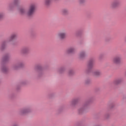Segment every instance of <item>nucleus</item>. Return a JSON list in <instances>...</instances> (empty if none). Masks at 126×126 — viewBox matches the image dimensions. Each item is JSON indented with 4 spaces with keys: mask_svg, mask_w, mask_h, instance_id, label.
Instances as JSON below:
<instances>
[{
    "mask_svg": "<svg viewBox=\"0 0 126 126\" xmlns=\"http://www.w3.org/2000/svg\"><path fill=\"white\" fill-rule=\"evenodd\" d=\"M112 62L113 63L119 64L122 62V57L121 56H117L113 59Z\"/></svg>",
    "mask_w": 126,
    "mask_h": 126,
    "instance_id": "7ed1b4c3",
    "label": "nucleus"
},
{
    "mask_svg": "<svg viewBox=\"0 0 126 126\" xmlns=\"http://www.w3.org/2000/svg\"><path fill=\"white\" fill-rule=\"evenodd\" d=\"M66 35V33H65V32H61L58 33L57 37L60 39H64V38H65Z\"/></svg>",
    "mask_w": 126,
    "mask_h": 126,
    "instance_id": "20e7f679",
    "label": "nucleus"
},
{
    "mask_svg": "<svg viewBox=\"0 0 126 126\" xmlns=\"http://www.w3.org/2000/svg\"><path fill=\"white\" fill-rule=\"evenodd\" d=\"M62 70H63V69H61L60 70V72H62Z\"/></svg>",
    "mask_w": 126,
    "mask_h": 126,
    "instance_id": "5701e85b",
    "label": "nucleus"
},
{
    "mask_svg": "<svg viewBox=\"0 0 126 126\" xmlns=\"http://www.w3.org/2000/svg\"><path fill=\"white\" fill-rule=\"evenodd\" d=\"M72 73H73L72 71H69V75H71V74H72Z\"/></svg>",
    "mask_w": 126,
    "mask_h": 126,
    "instance_id": "412c9836",
    "label": "nucleus"
},
{
    "mask_svg": "<svg viewBox=\"0 0 126 126\" xmlns=\"http://www.w3.org/2000/svg\"><path fill=\"white\" fill-rule=\"evenodd\" d=\"M18 66H19V64L14 66V69H17V67H18Z\"/></svg>",
    "mask_w": 126,
    "mask_h": 126,
    "instance_id": "a211bd4d",
    "label": "nucleus"
},
{
    "mask_svg": "<svg viewBox=\"0 0 126 126\" xmlns=\"http://www.w3.org/2000/svg\"><path fill=\"white\" fill-rule=\"evenodd\" d=\"M7 59H8V57H6V58H5V61H6V60H7Z\"/></svg>",
    "mask_w": 126,
    "mask_h": 126,
    "instance_id": "4be33fe9",
    "label": "nucleus"
},
{
    "mask_svg": "<svg viewBox=\"0 0 126 126\" xmlns=\"http://www.w3.org/2000/svg\"><path fill=\"white\" fill-rule=\"evenodd\" d=\"M120 4L121 2L120 0H116L111 3L110 7L111 8H117V7H119Z\"/></svg>",
    "mask_w": 126,
    "mask_h": 126,
    "instance_id": "f03ea898",
    "label": "nucleus"
},
{
    "mask_svg": "<svg viewBox=\"0 0 126 126\" xmlns=\"http://www.w3.org/2000/svg\"><path fill=\"white\" fill-rule=\"evenodd\" d=\"M16 34H12L9 39V41H12V40H14V39H16Z\"/></svg>",
    "mask_w": 126,
    "mask_h": 126,
    "instance_id": "6e6552de",
    "label": "nucleus"
},
{
    "mask_svg": "<svg viewBox=\"0 0 126 126\" xmlns=\"http://www.w3.org/2000/svg\"><path fill=\"white\" fill-rule=\"evenodd\" d=\"M94 64V62L93 61H90L89 63V67L91 68L93 66V64Z\"/></svg>",
    "mask_w": 126,
    "mask_h": 126,
    "instance_id": "ddd939ff",
    "label": "nucleus"
},
{
    "mask_svg": "<svg viewBox=\"0 0 126 126\" xmlns=\"http://www.w3.org/2000/svg\"><path fill=\"white\" fill-rule=\"evenodd\" d=\"M125 41H126V38H125Z\"/></svg>",
    "mask_w": 126,
    "mask_h": 126,
    "instance_id": "b1692460",
    "label": "nucleus"
},
{
    "mask_svg": "<svg viewBox=\"0 0 126 126\" xmlns=\"http://www.w3.org/2000/svg\"><path fill=\"white\" fill-rule=\"evenodd\" d=\"M2 17H3V13H0V19H1V18H2Z\"/></svg>",
    "mask_w": 126,
    "mask_h": 126,
    "instance_id": "f3484780",
    "label": "nucleus"
},
{
    "mask_svg": "<svg viewBox=\"0 0 126 126\" xmlns=\"http://www.w3.org/2000/svg\"><path fill=\"white\" fill-rule=\"evenodd\" d=\"M122 81V80L121 79H119L115 80L114 81V84H115V85H117L118 84H120V83H121Z\"/></svg>",
    "mask_w": 126,
    "mask_h": 126,
    "instance_id": "1a4fd4ad",
    "label": "nucleus"
},
{
    "mask_svg": "<svg viewBox=\"0 0 126 126\" xmlns=\"http://www.w3.org/2000/svg\"><path fill=\"white\" fill-rule=\"evenodd\" d=\"M83 111H84V108H80L78 110V112H79V114H81V113H82V112H83Z\"/></svg>",
    "mask_w": 126,
    "mask_h": 126,
    "instance_id": "2eb2a0df",
    "label": "nucleus"
},
{
    "mask_svg": "<svg viewBox=\"0 0 126 126\" xmlns=\"http://www.w3.org/2000/svg\"><path fill=\"white\" fill-rule=\"evenodd\" d=\"M77 103V100L75 99V100H73V101L71 102V104H72V105H75V103Z\"/></svg>",
    "mask_w": 126,
    "mask_h": 126,
    "instance_id": "4468645a",
    "label": "nucleus"
},
{
    "mask_svg": "<svg viewBox=\"0 0 126 126\" xmlns=\"http://www.w3.org/2000/svg\"><path fill=\"white\" fill-rule=\"evenodd\" d=\"M74 51H75V49H74V48H73V47L70 48L67 50V54H71V53H73V52H74Z\"/></svg>",
    "mask_w": 126,
    "mask_h": 126,
    "instance_id": "423d86ee",
    "label": "nucleus"
},
{
    "mask_svg": "<svg viewBox=\"0 0 126 126\" xmlns=\"http://www.w3.org/2000/svg\"><path fill=\"white\" fill-rule=\"evenodd\" d=\"M28 52H29V49L28 48H24L22 50V53L23 54H27Z\"/></svg>",
    "mask_w": 126,
    "mask_h": 126,
    "instance_id": "9d476101",
    "label": "nucleus"
},
{
    "mask_svg": "<svg viewBox=\"0 0 126 126\" xmlns=\"http://www.w3.org/2000/svg\"><path fill=\"white\" fill-rule=\"evenodd\" d=\"M68 12V10H67V9H64L62 11V13L63 15H65V14H67Z\"/></svg>",
    "mask_w": 126,
    "mask_h": 126,
    "instance_id": "9b49d317",
    "label": "nucleus"
},
{
    "mask_svg": "<svg viewBox=\"0 0 126 126\" xmlns=\"http://www.w3.org/2000/svg\"><path fill=\"white\" fill-rule=\"evenodd\" d=\"M29 109H25L21 110L20 111V115H25V114H27V113H29Z\"/></svg>",
    "mask_w": 126,
    "mask_h": 126,
    "instance_id": "39448f33",
    "label": "nucleus"
},
{
    "mask_svg": "<svg viewBox=\"0 0 126 126\" xmlns=\"http://www.w3.org/2000/svg\"><path fill=\"white\" fill-rule=\"evenodd\" d=\"M5 46V45L4 44V43H2L1 46V49H3Z\"/></svg>",
    "mask_w": 126,
    "mask_h": 126,
    "instance_id": "aec40b11",
    "label": "nucleus"
},
{
    "mask_svg": "<svg viewBox=\"0 0 126 126\" xmlns=\"http://www.w3.org/2000/svg\"><path fill=\"white\" fill-rule=\"evenodd\" d=\"M86 56V53H85L84 52H82L80 54V58H84Z\"/></svg>",
    "mask_w": 126,
    "mask_h": 126,
    "instance_id": "f8f14e48",
    "label": "nucleus"
},
{
    "mask_svg": "<svg viewBox=\"0 0 126 126\" xmlns=\"http://www.w3.org/2000/svg\"><path fill=\"white\" fill-rule=\"evenodd\" d=\"M6 70H7V69H6V68H5V67H4V68H3L2 69V71L3 72H5V71H6Z\"/></svg>",
    "mask_w": 126,
    "mask_h": 126,
    "instance_id": "6ab92c4d",
    "label": "nucleus"
},
{
    "mask_svg": "<svg viewBox=\"0 0 126 126\" xmlns=\"http://www.w3.org/2000/svg\"><path fill=\"white\" fill-rule=\"evenodd\" d=\"M36 10V4H31L30 5L28 10L26 12L25 9L23 8H21L20 9V13L21 14H26L27 16H32L34 14Z\"/></svg>",
    "mask_w": 126,
    "mask_h": 126,
    "instance_id": "f257e3e1",
    "label": "nucleus"
},
{
    "mask_svg": "<svg viewBox=\"0 0 126 126\" xmlns=\"http://www.w3.org/2000/svg\"><path fill=\"white\" fill-rule=\"evenodd\" d=\"M86 0H79V3H84Z\"/></svg>",
    "mask_w": 126,
    "mask_h": 126,
    "instance_id": "dca6fc26",
    "label": "nucleus"
},
{
    "mask_svg": "<svg viewBox=\"0 0 126 126\" xmlns=\"http://www.w3.org/2000/svg\"><path fill=\"white\" fill-rule=\"evenodd\" d=\"M94 76H99L101 74V72L99 70L94 71L93 73Z\"/></svg>",
    "mask_w": 126,
    "mask_h": 126,
    "instance_id": "0eeeda50",
    "label": "nucleus"
}]
</instances>
